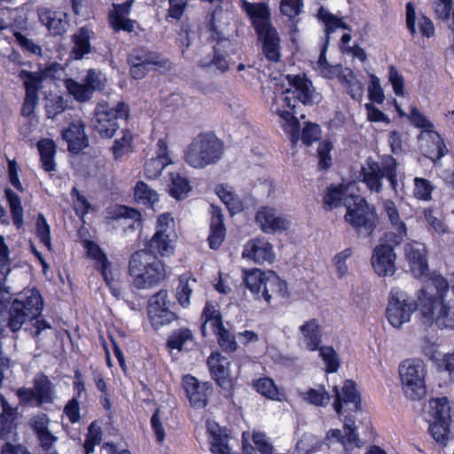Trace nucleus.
<instances>
[{
  "instance_id": "nucleus-1",
  "label": "nucleus",
  "mask_w": 454,
  "mask_h": 454,
  "mask_svg": "<svg viewBox=\"0 0 454 454\" xmlns=\"http://www.w3.org/2000/svg\"><path fill=\"white\" fill-rule=\"evenodd\" d=\"M43 309V298L35 288L25 289L12 301L8 310L7 326L12 332L20 331L27 322H32L25 328L36 341H40L45 330L52 328L50 322L41 317Z\"/></svg>"
},
{
  "instance_id": "nucleus-2",
  "label": "nucleus",
  "mask_w": 454,
  "mask_h": 454,
  "mask_svg": "<svg viewBox=\"0 0 454 454\" xmlns=\"http://www.w3.org/2000/svg\"><path fill=\"white\" fill-rule=\"evenodd\" d=\"M129 270L134 278V285L139 289L154 286L166 277L161 261L156 254L146 250H139L132 254Z\"/></svg>"
},
{
  "instance_id": "nucleus-3",
  "label": "nucleus",
  "mask_w": 454,
  "mask_h": 454,
  "mask_svg": "<svg viewBox=\"0 0 454 454\" xmlns=\"http://www.w3.org/2000/svg\"><path fill=\"white\" fill-rule=\"evenodd\" d=\"M246 286L254 294V299H264L268 303L276 298H288L289 291L286 281L274 271L263 272L255 269L250 272L244 271Z\"/></svg>"
},
{
  "instance_id": "nucleus-4",
  "label": "nucleus",
  "mask_w": 454,
  "mask_h": 454,
  "mask_svg": "<svg viewBox=\"0 0 454 454\" xmlns=\"http://www.w3.org/2000/svg\"><path fill=\"white\" fill-rule=\"evenodd\" d=\"M223 153V144L213 133L198 135L189 145L185 161L192 168H204L216 163Z\"/></svg>"
},
{
  "instance_id": "nucleus-5",
  "label": "nucleus",
  "mask_w": 454,
  "mask_h": 454,
  "mask_svg": "<svg viewBox=\"0 0 454 454\" xmlns=\"http://www.w3.org/2000/svg\"><path fill=\"white\" fill-rule=\"evenodd\" d=\"M129 108L127 104L121 101L115 106L107 103H98L90 121L91 128L103 138H111L119 129L118 119H127Z\"/></svg>"
},
{
  "instance_id": "nucleus-6",
  "label": "nucleus",
  "mask_w": 454,
  "mask_h": 454,
  "mask_svg": "<svg viewBox=\"0 0 454 454\" xmlns=\"http://www.w3.org/2000/svg\"><path fill=\"white\" fill-rule=\"evenodd\" d=\"M420 321L425 326L435 325L439 329L454 330V304H450L441 298L427 297L419 305Z\"/></svg>"
},
{
  "instance_id": "nucleus-7",
  "label": "nucleus",
  "mask_w": 454,
  "mask_h": 454,
  "mask_svg": "<svg viewBox=\"0 0 454 454\" xmlns=\"http://www.w3.org/2000/svg\"><path fill=\"white\" fill-rule=\"evenodd\" d=\"M377 213L375 207L361 198L356 197L352 206H347L345 220L360 237H369L377 226Z\"/></svg>"
},
{
  "instance_id": "nucleus-8",
  "label": "nucleus",
  "mask_w": 454,
  "mask_h": 454,
  "mask_svg": "<svg viewBox=\"0 0 454 454\" xmlns=\"http://www.w3.org/2000/svg\"><path fill=\"white\" fill-rule=\"evenodd\" d=\"M399 374L405 395L419 400L426 395L425 365L421 360H406L399 366Z\"/></svg>"
},
{
  "instance_id": "nucleus-9",
  "label": "nucleus",
  "mask_w": 454,
  "mask_h": 454,
  "mask_svg": "<svg viewBox=\"0 0 454 454\" xmlns=\"http://www.w3.org/2000/svg\"><path fill=\"white\" fill-rule=\"evenodd\" d=\"M33 387H20L16 395L21 405L40 407L43 403H52L55 399V386L44 373H36Z\"/></svg>"
},
{
  "instance_id": "nucleus-10",
  "label": "nucleus",
  "mask_w": 454,
  "mask_h": 454,
  "mask_svg": "<svg viewBox=\"0 0 454 454\" xmlns=\"http://www.w3.org/2000/svg\"><path fill=\"white\" fill-rule=\"evenodd\" d=\"M289 88L281 95V101L292 110L295 108V102L303 105H314L320 101V96L316 92L312 82L300 75H288Z\"/></svg>"
},
{
  "instance_id": "nucleus-11",
  "label": "nucleus",
  "mask_w": 454,
  "mask_h": 454,
  "mask_svg": "<svg viewBox=\"0 0 454 454\" xmlns=\"http://www.w3.org/2000/svg\"><path fill=\"white\" fill-rule=\"evenodd\" d=\"M317 17L320 20H322L325 23V31L326 36L320 51V56L317 63V68L323 76L331 79L337 75L340 70V67L330 65L326 59L325 53L328 48L329 35L335 32V30L338 28L350 30V27L347 23L343 22L342 19H340L337 16L332 14L324 7H321L318 10Z\"/></svg>"
},
{
  "instance_id": "nucleus-12",
  "label": "nucleus",
  "mask_w": 454,
  "mask_h": 454,
  "mask_svg": "<svg viewBox=\"0 0 454 454\" xmlns=\"http://www.w3.org/2000/svg\"><path fill=\"white\" fill-rule=\"evenodd\" d=\"M416 309H419V302L416 303L405 292L399 288H393L390 291L387 317L392 326L399 328L409 322Z\"/></svg>"
},
{
  "instance_id": "nucleus-13",
  "label": "nucleus",
  "mask_w": 454,
  "mask_h": 454,
  "mask_svg": "<svg viewBox=\"0 0 454 454\" xmlns=\"http://www.w3.org/2000/svg\"><path fill=\"white\" fill-rule=\"evenodd\" d=\"M450 407L446 397L432 399L429 402V413L432 417L429 432L439 443L445 445L450 432Z\"/></svg>"
},
{
  "instance_id": "nucleus-14",
  "label": "nucleus",
  "mask_w": 454,
  "mask_h": 454,
  "mask_svg": "<svg viewBox=\"0 0 454 454\" xmlns=\"http://www.w3.org/2000/svg\"><path fill=\"white\" fill-rule=\"evenodd\" d=\"M189 0H168L166 20L170 24L181 22L179 36L180 43L185 49L192 44L191 35L194 33V23L187 16Z\"/></svg>"
},
{
  "instance_id": "nucleus-15",
  "label": "nucleus",
  "mask_w": 454,
  "mask_h": 454,
  "mask_svg": "<svg viewBox=\"0 0 454 454\" xmlns=\"http://www.w3.org/2000/svg\"><path fill=\"white\" fill-rule=\"evenodd\" d=\"M128 63L132 78L140 80L147 74L149 65L165 67L167 61L157 53L143 49H135L128 57Z\"/></svg>"
},
{
  "instance_id": "nucleus-16",
  "label": "nucleus",
  "mask_w": 454,
  "mask_h": 454,
  "mask_svg": "<svg viewBox=\"0 0 454 454\" xmlns=\"http://www.w3.org/2000/svg\"><path fill=\"white\" fill-rule=\"evenodd\" d=\"M392 243L378 245L372 256V265L375 272L381 277L392 276L395 272V258Z\"/></svg>"
},
{
  "instance_id": "nucleus-17",
  "label": "nucleus",
  "mask_w": 454,
  "mask_h": 454,
  "mask_svg": "<svg viewBox=\"0 0 454 454\" xmlns=\"http://www.w3.org/2000/svg\"><path fill=\"white\" fill-rule=\"evenodd\" d=\"M242 256L255 263L262 264L272 262L275 259V253L272 245L265 238H256L245 244Z\"/></svg>"
},
{
  "instance_id": "nucleus-18",
  "label": "nucleus",
  "mask_w": 454,
  "mask_h": 454,
  "mask_svg": "<svg viewBox=\"0 0 454 454\" xmlns=\"http://www.w3.org/2000/svg\"><path fill=\"white\" fill-rule=\"evenodd\" d=\"M335 402L333 403L334 410L337 413H340L344 405L347 411H357L361 409L360 395L356 388V383L353 380H347L340 390L334 387Z\"/></svg>"
},
{
  "instance_id": "nucleus-19",
  "label": "nucleus",
  "mask_w": 454,
  "mask_h": 454,
  "mask_svg": "<svg viewBox=\"0 0 454 454\" xmlns=\"http://www.w3.org/2000/svg\"><path fill=\"white\" fill-rule=\"evenodd\" d=\"M207 366L212 379L220 387L229 389L231 387L228 358L219 353H212L207 358Z\"/></svg>"
},
{
  "instance_id": "nucleus-20",
  "label": "nucleus",
  "mask_w": 454,
  "mask_h": 454,
  "mask_svg": "<svg viewBox=\"0 0 454 454\" xmlns=\"http://www.w3.org/2000/svg\"><path fill=\"white\" fill-rule=\"evenodd\" d=\"M419 139L423 142L421 148L424 155L434 163L448 153V149L443 140L435 131L424 130L419 134Z\"/></svg>"
},
{
  "instance_id": "nucleus-21",
  "label": "nucleus",
  "mask_w": 454,
  "mask_h": 454,
  "mask_svg": "<svg viewBox=\"0 0 454 454\" xmlns=\"http://www.w3.org/2000/svg\"><path fill=\"white\" fill-rule=\"evenodd\" d=\"M37 13L39 20L52 35H61L67 31L69 23L67 13L52 11L47 7L38 8Z\"/></svg>"
},
{
  "instance_id": "nucleus-22",
  "label": "nucleus",
  "mask_w": 454,
  "mask_h": 454,
  "mask_svg": "<svg viewBox=\"0 0 454 454\" xmlns=\"http://www.w3.org/2000/svg\"><path fill=\"white\" fill-rule=\"evenodd\" d=\"M255 218L262 230L267 233L285 231L289 227V222L270 207H263L259 209Z\"/></svg>"
},
{
  "instance_id": "nucleus-23",
  "label": "nucleus",
  "mask_w": 454,
  "mask_h": 454,
  "mask_svg": "<svg viewBox=\"0 0 454 454\" xmlns=\"http://www.w3.org/2000/svg\"><path fill=\"white\" fill-rule=\"evenodd\" d=\"M405 256L415 277H421L428 270L424 244L414 242L404 247Z\"/></svg>"
},
{
  "instance_id": "nucleus-24",
  "label": "nucleus",
  "mask_w": 454,
  "mask_h": 454,
  "mask_svg": "<svg viewBox=\"0 0 454 454\" xmlns=\"http://www.w3.org/2000/svg\"><path fill=\"white\" fill-rule=\"evenodd\" d=\"M84 129L85 125L82 121H75L62 131V138L67 141L71 153H78L88 146L89 139Z\"/></svg>"
},
{
  "instance_id": "nucleus-25",
  "label": "nucleus",
  "mask_w": 454,
  "mask_h": 454,
  "mask_svg": "<svg viewBox=\"0 0 454 454\" xmlns=\"http://www.w3.org/2000/svg\"><path fill=\"white\" fill-rule=\"evenodd\" d=\"M157 147V156L149 159L145 163V175L149 179L157 178L161 171L172 163L168 156L167 143L163 139H159Z\"/></svg>"
},
{
  "instance_id": "nucleus-26",
  "label": "nucleus",
  "mask_w": 454,
  "mask_h": 454,
  "mask_svg": "<svg viewBox=\"0 0 454 454\" xmlns=\"http://www.w3.org/2000/svg\"><path fill=\"white\" fill-rule=\"evenodd\" d=\"M59 68V65L53 63L49 67L45 68L43 74L38 72H30L22 69L19 74V78L23 81L26 96L38 97V91L42 87L43 75H53V73Z\"/></svg>"
},
{
  "instance_id": "nucleus-27",
  "label": "nucleus",
  "mask_w": 454,
  "mask_h": 454,
  "mask_svg": "<svg viewBox=\"0 0 454 454\" xmlns=\"http://www.w3.org/2000/svg\"><path fill=\"white\" fill-rule=\"evenodd\" d=\"M2 412L0 414V439L8 440L15 434V420L18 409L10 405L3 395H0Z\"/></svg>"
},
{
  "instance_id": "nucleus-28",
  "label": "nucleus",
  "mask_w": 454,
  "mask_h": 454,
  "mask_svg": "<svg viewBox=\"0 0 454 454\" xmlns=\"http://www.w3.org/2000/svg\"><path fill=\"white\" fill-rule=\"evenodd\" d=\"M207 430L210 435V450L213 454H232L228 445L229 436L226 430L215 421L207 422Z\"/></svg>"
},
{
  "instance_id": "nucleus-29",
  "label": "nucleus",
  "mask_w": 454,
  "mask_h": 454,
  "mask_svg": "<svg viewBox=\"0 0 454 454\" xmlns=\"http://www.w3.org/2000/svg\"><path fill=\"white\" fill-rule=\"evenodd\" d=\"M11 272L9 248L4 242V238L0 235V303H4L10 299L11 288L6 286L8 274Z\"/></svg>"
},
{
  "instance_id": "nucleus-30",
  "label": "nucleus",
  "mask_w": 454,
  "mask_h": 454,
  "mask_svg": "<svg viewBox=\"0 0 454 454\" xmlns=\"http://www.w3.org/2000/svg\"><path fill=\"white\" fill-rule=\"evenodd\" d=\"M93 31L88 26L80 27L76 33L72 35L74 46L71 54L74 59H82L91 51L90 39Z\"/></svg>"
},
{
  "instance_id": "nucleus-31",
  "label": "nucleus",
  "mask_w": 454,
  "mask_h": 454,
  "mask_svg": "<svg viewBox=\"0 0 454 454\" xmlns=\"http://www.w3.org/2000/svg\"><path fill=\"white\" fill-rule=\"evenodd\" d=\"M246 11L252 20V23L257 34L273 28L270 23V12L264 4H247Z\"/></svg>"
},
{
  "instance_id": "nucleus-32",
  "label": "nucleus",
  "mask_w": 454,
  "mask_h": 454,
  "mask_svg": "<svg viewBox=\"0 0 454 454\" xmlns=\"http://www.w3.org/2000/svg\"><path fill=\"white\" fill-rule=\"evenodd\" d=\"M362 176L364 183L370 191L376 192L382 191L384 175L381 173L380 165L372 158L367 160L366 167L362 168Z\"/></svg>"
},
{
  "instance_id": "nucleus-33",
  "label": "nucleus",
  "mask_w": 454,
  "mask_h": 454,
  "mask_svg": "<svg viewBox=\"0 0 454 454\" xmlns=\"http://www.w3.org/2000/svg\"><path fill=\"white\" fill-rule=\"evenodd\" d=\"M300 332L307 349L316 351L321 344V330L317 319L313 318L300 326Z\"/></svg>"
},
{
  "instance_id": "nucleus-34",
  "label": "nucleus",
  "mask_w": 454,
  "mask_h": 454,
  "mask_svg": "<svg viewBox=\"0 0 454 454\" xmlns=\"http://www.w3.org/2000/svg\"><path fill=\"white\" fill-rule=\"evenodd\" d=\"M223 218L221 211L218 208H214L210 223V234L207 239L211 249H217L224 240L226 231Z\"/></svg>"
},
{
  "instance_id": "nucleus-35",
  "label": "nucleus",
  "mask_w": 454,
  "mask_h": 454,
  "mask_svg": "<svg viewBox=\"0 0 454 454\" xmlns=\"http://www.w3.org/2000/svg\"><path fill=\"white\" fill-rule=\"evenodd\" d=\"M231 45V42L228 39L218 40L217 44L214 47V57L212 59H202L200 60V66L202 67H210L215 66L222 73L226 72L229 68V59L224 51L225 48Z\"/></svg>"
},
{
  "instance_id": "nucleus-36",
  "label": "nucleus",
  "mask_w": 454,
  "mask_h": 454,
  "mask_svg": "<svg viewBox=\"0 0 454 454\" xmlns=\"http://www.w3.org/2000/svg\"><path fill=\"white\" fill-rule=\"evenodd\" d=\"M148 252L155 254H160L161 256H169L174 252L170 233L156 231L155 234L148 244Z\"/></svg>"
},
{
  "instance_id": "nucleus-37",
  "label": "nucleus",
  "mask_w": 454,
  "mask_h": 454,
  "mask_svg": "<svg viewBox=\"0 0 454 454\" xmlns=\"http://www.w3.org/2000/svg\"><path fill=\"white\" fill-rule=\"evenodd\" d=\"M197 286V279L190 273H184L179 277V285L176 288V299L183 308L191 304V294Z\"/></svg>"
},
{
  "instance_id": "nucleus-38",
  "label": "nucleus",
  "mask_w": 454,
  "mask_h": 454,
  "mask_svg": "<svg viewBox=\"0 0 454 454\" xmlns=\"http://www.w3.org/2000/svg\"><path fill=\"white\" fill-rule=\"evenodd\" d=\"M449 290L447 280L442 276H435L431 279V283L425 288L421 289L418 297L419 305H421V300L428 296L434 299L441 298L444 301V296Z\"/></svg>"
},
{
  "instance_id": "nucleus-39",
  "label": "nucleus",
  "mask_w": 454,
  "mask_h": 454,
  "mask_svg": "<svg viewBox=\"0 0 454 454\" xmlns=\"http://www.w3.org/2000/svg\"><path fill=\"white\" fill-rule=\"evenodd\" d=\"M168 182L169 194L176 200L185 198L192 190L187 177L180 173H169Z\"/></svg>"
},
{
  "instance_id": "nucleus-40",
  "label": "nucleus",
  "mask_w": 454,
  "mask_h": 454,
  "mask_svg": "<svg viewBox=\"0 0 454 454\" xmlns=\"http://www.w3.org/2000/svg\"><path fill=\"white\" fill-rule=\"evenodd\" d=\"M258 35L263 41L262 51L266 58L270 61H278L279 59V39L277 31L274 28H268L267 31L258 34Z\"/></svg>"
},
{
  "instance_id": "nucleus-41",
  "label": "nucleus",
  "mask_w": 454,
  "mask_h": 454,
  "mask_svg": "<svg viewBox=\"0 0 454 454\" xmlns=\"http://www.w3.org/2000/svg\"><path fill=\"white\" fill-rule=\"evenodd\" d=\"M134 197L137 203L153 207L158 202L157 192L149 187L145 182L138 181L134 188Z\"/></svg>"
},
{
  "instance_id": "nucleus-42",
  "label": "nucleus",
  "mask_w": 454,
  "mask_h": 454,
  "mask_svg": "<svg viewBox=\"0 0 454 454\" xmlns=\"http://www.w3.org/2000/svg\"><path fill=\"white\" fill-rule=\"evenodd\" d=\"M88 254L96 261V267L100 270L105 281L109 283L108 270L110 262L107 260L106 254L94 243H89Z\"/></svg>"
},
{
  "instance_id": "nucleus-43",
  "label": "nucleus",
  "mask_w": 454,
  "mask_h": 454,
  "mask_svg": "<svg viewBox=\"0 0 454 454\" xmlns=\"http://www.w3.org/2000/svg\"><path fill=\"white\" fill-rule=\"evenodd\" d=\"M4 193L10 206L13 224L20 228L23 223V207L20 199L10 188L5 189Z\"/></svg>"
},
{
  "instance_id": "nucleus-44",
  "label": "nucleus",
  "mask_w": 454,
  "mask_h": 454,
  "mask_svg": "<svg viewBox=\"0 0 454 454\" xmlns=\"http://www.w3.org/2000/svg\"><path fill=\"white\" fill-rule=\"evenodd\" d=\"M258 393L271 400L283 401L285 395L280 393L274 381L269 378H262L254 382Z\"/></svg>"
},
{
  "instance_id": "nucleus-45",
  "label": "nucleus",
  "mask_w": 454,
  "mask_h": 454,
  "mask_svg": "<svg viewBox=\"0 0 454 454\" xmlns=\"http://www.w3.org/2000/svg\"><path fill=\"white\" fill-rule=\"evenodd\" d=\"M343 429L344 438L342 445L344 449L348 450L353 449L354 447H360L361 441L356 432L355 420L352 418L348 416L345 418Z\"/></svg>"
},
{
  "instance_id": "nucleus-46",
  "label": "nucleus",
  "mask_w": 454,
  "mask_h": 454,
  "mask_svg": "<svg viewBox=\"0 0 454 454\" xmlns=\"http://www.w3.org/2000/svg\"><path fill=\"white\" fill-rule=\"evenodd\" d=\"M132 135L127 129L121 130V137L115 139L111 151L115 160L121 158L126 153H129L132 148Z\"/></svg>"
},
{
  "instance_id": "nucleus-47",
  "label": "nucleus",
  "mask_w": 454,
  "mask_h": 454,
  "mask_svg": "<svg viewBox=\"0 0 454 454\" xmlns=\"http://www.w3.org/2000/svg\"><path fill=\"white\" fill-rule=\"evenodd\" d=\"M389 223L394 231H389L386 234V241L393 245L401 244L407 237V227L403 219L399 215Z\"/></svg>"
},
{
  "instance_id": "nucleus-48",
  "label": "nucleus",
  "mask_w": 454,
  "mask_h": 454,
  "mask_svg": "<svg viewBox=\"0 0 454 454\" xmlns=\"http://www.w3.org/2000/svg\"><path fill=\"white\" fill-rule=\"evenodd\" d=\"M340 80L347 92L353 99L359 100L363 97L364 87L351 70H348V74H343Z\"/></svg>"
},
{
  "instance_id": "nucleus-49",
  "label": "nucleus",
  "mask_w": 454,
  "mask_h": 454,
  "mask_svg": "<svg viewBox=\"0 0 454 454\" xmlns=\"http://www.w3.org/2000/svg\"><path fill=\"white\" fill-rule=\"evenodd\" d=\"M216 194L225 204L231 215H234L242 209V204L239 199L227 187L223 185L217 186Z\"/></svg>"
},
{
  "instance_id": "nucleus-50",
  "label": "nucleus",
  "mask_w": 454,
  "mask_h": 454,
  "mask_svg": "<svg viewBox=\"0 0 454 454\" xmlns=\"http://www.w3.org/2000/svg\"><path fill=\"white\" fill-rule=\"evenodd\" d=\"M300 395L304 401L316 406H325L331 400V395L323 387L310 388L308 391L301 392Z\"/></svg>"
},
{
  "instance_id": "nucleus-51",
  "label": "nucleus",
  "mask_w": 454,
  "mask_h": 454,
  "mask_svg": "<svg viewBox=\"0 0 454 454\" xmlns=\"http://www.w3.org/2000/svg\"><path fill=\"white\" fill-rule=\"evenodd\" d=\"M103 432L97 421L91 422L88 428V434L83 444L85 454H91L94 451V446L100 444Z\"/></svg>"
},
{
  "instance_id": "nucleus-52",
  "label": "nucleus",
  "mask_w": 454,
  "mask_h": 454,
  "mask_svg": "<svg viewBox=\"0 0 454 454\" xmlns=\"http://www.w3.org/2000/svg\"><path fill=\"white\" fill-rule=\"evenodd\" d=\"M66 87L68 92L74 96V98L81 102L89 100L93 91L85 83H79L72 79L66 81Z\"/></svg>"
},
{
  "instance_id": "nucleus-53",
  "label": "nucleus",
  "mask_w": 454,
  "mask_h": 454,
  "mask_svg": "<svg viewBox=\"0 0 454 454\" xmlns=\"http://www.w3.org/2000/svg\"><path fill=\"white\" fill-rule=\"evenodd\" d=\"M192 340V333L187 328L174 332L168 339L167 345L171 349L182 350L184 346Z\"/></svg>"
},
{
  "instance_id": "nucleus-54",
  "label": "nucleus",
  "mask_w": 454,
  "mask_h": 454,
  "mask_svg": "<svg viewBox=\"0 0 454 454\" xmlns=\"http://www.w3.org/2000/svg\"><path fill=\"white\" fill-rule=\"evenodd\" d=\"M148 317L156 329L168 325L176 319V316L172 312L169 308L161 309L160 310H153L152 313L148 314Z\"/></svg>"
},
{
  "instance_id": "nucleus-55",
  "label": "nucleus",
  "mask_w": 454,
  "mask_h": 454,
  "mask_svg": "<svg viewBox=\"0 0 454 454\" xmlns=\"http://www.w3.org/2000/svg\"><path fill=\"white\" fill-rule=\"evenodd\" d=\"M212 392L211 384L209 382H202L200 388L189 397L191 404L197 409L205 407Z\"/></svg>"
},
{
  "instance_id": "nucleus-56",
  "label": "nucleus",
  "mask_w": 454,
  "mask_h": 454,
  "mask_svg": "<svg viewBox=\"0 0 454 454\" xmlns=\"http://www.w3.org/2000/svg\"><path fill=\"white\" fill-rule=\"evenodd\" d=\"M318 350L320 351V356L324 360L326 365L327 372H335L340 367V362L337 356V354L333 348L329 346L320 347Z\"/></svg>"
},
{
  "instance_id": "nucleus-57",
  "label": "nucleus",
  "mask_w": 454,
  "mask_h": 454,
  "mask_svg": "<svg viewBox=\"0 0 454 454\" xmlns=\"http://www.w3.org/2000/svg\"><path fill=\"white\" fill-rule=\"evenodd\" d=\"M414 196L421 200H430L433 192V185L430 181L422 177H415L414 179Z\"/></svg>"
},
{
  "instance_id": "nucleus-58",
  "label": "nucleus",
  "mask_w": 454,
  "mask_h": 454,
  "mask_svg": "<svg viewBox=\"0 0 454 454\" xmlns=\"http://www.w3.org/2000/svg\"><path fill=\"white\" fill-rule=\"evenodd\" d=\"M36 233L43 243L49 250L51 249L50 226L43 214H39L36 221Z\"/></svg>"
},
{
  "instance_id": "nucleus-59",
  "label": "nucleus",
  "mask_w": 454,
  "mask_h": 454,
  "mask_svg": "<svg viewBox=\"0 0 454 454\" xmlns=\"http://www.w3.org/2000/svg\"><path fill=\"white\" fill-rule=\"evenodd\" d=\"M169 301H168L167 290H160L153 294L148 302L147 314L153 312V310H160L168 307Z\"/></svg>"
},
{
  "instance_id": "nucleus-60",
  "label": "nucleus",
  "mask_w": 454,
  "mask_h": 454,
  "mask_svg": "<svg viewBox=\"0 0 454 454\" xmlns=\"http://www.w3.org/2000/svg\"><path fill=\"white\" fill-rule=\"evenodd\" d=\"M65 109L64 100L59 96L51 97L45 104L46 115L51 119H54L57 115L62 114Z\"/></svg>"
},
{
  "instance_id": "nucleus-61",
  "label": "nucleus",
  "mask_w": 454,
  "mask_h": 454,
  "mask_svg": "<svg viewBox=\"0 0 454 454\" xmlns=\"http://www.w3.org/2000/svg\"><path fill=\"white\" fill-rule=\"evenodd\" d=\"M425 220L427 223L431 227L433 231L438 234H442L446 231L443 222L438 217V213L432 208H425L423 211Z\"/></svg>"
},
{
  "instance_id": "nucleus-62",
  "label": "nucleus",
  "mask_w": 454,
  "mask_h": 454,
  "mask_svg": "<svg viewBox=\"0 0 454 454\" xmlns=\"http://www.w3.org/2000/svg\"><path fill=\"white\" fill-rule=\"evenodd\" d=\"M342 200H344V191L341 186L329 187L324 197V203L332 208L340 206Z\"/></svg>"
},
{
  "instance_id": "nucleus-63",
  "label": "nucleus",
  "mask_w": 454,
  "mask_h": 454,
  "mask_svg": "<svg viewBox=\"0 0 454 454\" xmlns=\"http://www.w3.org/2000/svg\"><path fill=\"white\" fill-rule=\"evenodd\" d=\"M302 6V0H281L280 11L291 19L301 13Z\"/></svg>"
},
{
  "instance_id": "nucleus-64",
  "label": "nucleus",
  "mask_w": 454,
  "mask_h": 454,
  "mask_svg": "<svg viewBox=\"0 0 454 454\" xmlns=\"http://www.w3.org/2000/svg\"><path fill=\"white\" fill-rule=\"evenodd\" d=\"M216 336L218 344L223 351L233 352L237 349L238 344L235 337L227 329L222 330Z\"/></svg>"
}]
</instances>
